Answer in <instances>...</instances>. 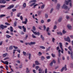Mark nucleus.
<instances>
[{
	"label": "nucleus",
	"instance_id": "62",
	"mask_svg": "<svg viewBox=\"0 0 73 73\" xmlns=\"http://www.w3.org/2000/svg\"><path fill=\"white\" fill-rule=\"evenodd\" d=\"M37 5H38V4H36L34 5L33 7L34 8H35V7H36V6H37Z\"/></svg>",
	"mask_w": 73,
	"mask_h": 73
},
{
	"label": "nucleus",
	"instance_id": "57",
	"mask_svg": "<svg viewBox=\"0 0 73 73\" xmlns=\"http://www.w3.org/2000/svg\"><path fill=\"white\" fill-rule=\"evenodd\" d=\"M46 58L47 59H50V56H48L46 57Z\"/></svg>",
	"mask_w": 73,
	"mask_h": 73
},
{
	"label": "nucleus",
	"instance_id": "3",
	"mask_svg": "<svg viewBox=\"0 0 73 73\" xmlns=\"http://www.w3.org/2000/svg\"><path fill=\"white\" fill-rule=\"evenodd\" d=\"M7 28V26L4 25H1L0 26V29H4V28Z\"/></svg>",
	"mask_w": 73,
	"mask_h": 73
},
{
	"label": "nucleus",
	"instance_id": "35",
	"mask_svg": "<svg viewBox=\"0 0 73 73\" xmlns=\"http://www.w3.org/2000/svg\"><path fill=\"white\" fill-rule=\"evenodd\" d=\"M33 29L34 31H36V27L35 26H33Z\"/></svg>",
	"mask_w": 73,
	"mask_h": 73
},
{
	"label": "nucleus",
	"instance_id": "60",
	"mask_svg": "<svg viewBox=\"0 0 73 73\" xmlns=\"http://www.w3.org/2000/svg\"><path fill=\"white\" fill-rule=\"evenodd\" d=\"M44 72L45 73H47V72H48V71L47 70V69L46 68L45 69V70L44 71Z\"/></svg>",
	"mask_w": 73,
	"mask_h": 73
},
{
	"label": "nucleus",
	"instance_id": "1",
	"mask_svg": "<svg viewBox=\"0 0 73 73\" xmlns=\"http://www.w3.org/2000/svg\"><path fill=\"white\" fill-rule=\"evenodd\" d=\"M22 27L23 30V32H26L27 29H26V28L24 27V26H23L22 27L20 26H18V28H19V29H22Z\"/></svg>",
	"mask_w": 73,
	"mask_h": 73
},
{
	"label": "nucleus",
	"instance_id": "14",
	"mask_svg": "<svg viewBox=\"0 0 73 73\" xmlns=\"http://www.w3.org/2000/svg\"><path fill=\"white\" fill-rule=\"evenodd\" d=\"M36 44V42H31L29 44H30V45H34V44Z\"/></svg>",
	"mask_w": 73,
	"mask_h": 73
},
{
	"label": "nucleus",
	"instance_id": "33",
	"mask_svg": "<svg viewBox=\"0 0 73 73\" xmlns=\"http://www.w3.org/2000/svg\"><path fill=\"white\" fill-rule=\"evenodd\" d=\"M5 25H11V24H10L7 23V22H6L5 23Z\"/></svg>",
	"mask_w": 73,
	"mask_h": 73
},
{
	"label": "nucleus",
	"instance_id": "22",
	"mask_svg": "<svg viewBox=\"0 0 73 73\" xmlns=\"http://www.w3.org/2000/svg\"><path fill=\"white\" fill-rule=\"evenodd\" d=\"M7 53H6L5 54H3V57H5L7 56Z\"/></svg>",
	"mask_w": 73,
	"mask_h": 73
},
{
	"label": "nucleus",
	"instance_id": "28",
	"mask_svg": "<svg viewBox=\"0 0 73 73\" xmlns=\"http://www.w3.org/2000/svg\"><path fill=\"white\" fill-rule=\"evenodd\" d=\"M71 57L72 59H73V52H72L71 53Z\"/></svg>",
	"mask_w": 73,
	"mask_h": 73
},
{
	"label": "nucleus",
	"instance_id": "44",
	"mask_svg": "<svg viewBox=\"0 0 73 73\" xmlns=\"http://www.w3.org/2000/svg\"><path fill=\"white\" fill-rule=\"evenodd\" d=\"M23 54L24 56H26V54H27V53L24 51L23 52Z\"/></svg>",
	"mask_w": 73,
	"mask_h": 73
},
{
	"label": "nucleus",
	"instance_id": "45",
	"mask_svg": "<svg viewBox=\"0 0 73 73\" xmlns=\"http://www.w3.org/2000/svg\"><path fill=\"white\" fill-rule=\"evenodd\" d=\"M41 12L40 11H38V15H40V14H41Z\"/></svg>",
	"mask_w": 73,
	"mask_h": 73
},
{
	"label": "nucleus",
	"instance_id": "15",
	"mask_svg": "<svg viewBox=\"0 0 73 73\" xmlns=\"http://www.w3.org/2000/svg\"><path fill=\"white\" fill-rule=\"evenodd\" d=\"M6 36L7 38H11V36L8 35H6Z\"/></svg>",
	"mask_w": 73,
	"mask_h": 73
},
{
	"label": "nucleus",
	"instance_id": "6",
	"mask_svg": "<svg viewBox=\"0 0 73 73\" xmlns=\"http://www.w3.org/2000/svg\"><path fill=\"white\" fill-rule=\"evenodd\" d=\"M62 8H64V9H68V6H66L65 4H64L62 7Z\"/></svg>",
	"mask_w": 73,
	"mask_h": 73
},
{
	"label": "nucleus",
	"instance_id": "54",
	"mask_svg": "<svg viewBox=\"0 0 73 73\" xmlns=\"http://www.w3.org/2000/svg\"><path fill=\"white\" fill-rule=\"evenodd\" d=\"M56 28H57V26L55 25L54 27V28H53L54 29V30L56 29Z\"/></svg>",
	"mask_w": 73,
	"mask_h": 73
},
{
	"label": "nucleus",
	"instance_id": "42",
	"mask_svg": "<svg viewBox=\"0 0 73 73\" xmlns=\"http://www.w3.org/2000/svg\"><path fill=\"white\" fill-rule=\"evenodd\" d=\"M28 37V35L27 34L25 35V39H27V38Z\"/></svg>",
	"mask_w": 73,
	"mask_h": 73
},
{
	"label": "nucleus",
	"instance_id": "31",
	"mask_svg": "<svg viewBox=\"0 0 73 73\" xmlns=\"http://www.w3.org/2000/svg\"><path fill=\"white\" fill-rule=\"evenodd\" d=\"M17 25V22L16 21H15L14 23V27L16 26Z\"/></svg>",
	"mask_w": 73,
	"mask_h": 73
},
{
	"label": "nucleus",
	"instance_id": "41",
	"mask_svg": "<svg viewBox=\"0 0 73 73\" xmlns=\"http://www.w3.org/2000/svg\"><path fill=\"white\" fill-rule=\"evenodd\" d=\"M35 4H36V3L35 2H34V3H32V4L30 5V7H32V6L34 5H35Z\"/></svg>",
	"mask_w": 73,
	"mask_h": 73
},
{
	"label": "nucleus",
	"instance_id": "64",
	"mask_svg": "<svg viewBox=\"0 0 73 73\" xmlns=\"http://www.w3.org/2000/svg\"><path fill=\"white\" fill-rule=\"evenodd\" d=\"M48 15L47 14H45V17H46V18H48Z\"/></svg>",
	"mask_w": 73,
	"mask_h": 73
},
{
	"label": "nucleus",
	"instance_id": "2",
	"mask_svg": "<svg viewBox=\"0 0 73 73\" xmlns=\"http://www.w3.org/2000/svg\"><path fill=\"white\" fill-rule=\"evenodd\" d=\"M59 44L60 45V47L62 50L61 52L62 54H63V53H64V50L63 49V48H62V44L61 42H60L59 43Z\"/></svg>",
	"mask_w": 73,
	"mask_h": 73
},
{
	"label": "nucleus",
	"instance_id": "38",
	"mask_svg": "<svg viewBox=\"0 0 73 73\" xmlns=\"http://www.w3.org/2000/svg\"><path fill=\"white\" fill-rule=\"evenodd\" d=\"M53 62H51V63L49 64L51 66H52V65H53Z\"/></svg>",
	"mask_w": 73,
	"mask_h": 73
},
{
	"label": "nucleus",
	"instance_id": "32",
	"mask_svg": "<svg viewBox=\"0 0 73 73\" xmlns=\"http://www.w3.org/2000/svg\"><path fill=\"white\" fill-rule=\"evenodd\" d=\"M26 3H23V8H25L26 7Z\"/></svg>",
	"mask_w": 73,
	"mask_h": 73
},
{
	"label": "nucleus",
	"instance_id": "59",
	"mask_svg": "<svg viewBox=\"0 0 73 73\" xmlns=\"http://www.w3.org/2000/svg\"><path fill=\"white\" fill-rule=\"evenodd\" d=\"M41 23L43 24V23H44V20H43V19L41 21Z\"/></svg>",
	"mask_w": 73,
	"mask_h": 73
},
{
	"label": "nucleus",
	"instance_id": "40",
	"mask_svg": "<svg viewBox=\"0 0 73 73\" xmlns=\"http://www.w3.org/2000/svg\"><path fill=\"white\" fill-rule=\"evenodd\" d=\"M35 67L36 68V70H38V69L40 68V67L38 66H36Z\"/></svg>",
	"mask_w": 73,
	"mask_h": 73
},
{
	"label": "nucleus",
	"instance_id": "61",
	"mask_svg": "<svg viewBox=\"0 0 73 73\" xmlns=\"http://www.w3.org/2000/svg\"><path fill=\"white\" fill-rule=\"evenodd\" d=\"M56 49L57 50H58L60 49V47H59V46H58L56 47Z\"/></svg>",
	"mask_w": 73,
	"mask_h": 73
},
{
	"label": "nucleus",
	"instance_id": "8",
	"mask_svg": "<svg viewBox=\"0 0 73 73\" xmlns=\"http://www.w3.org/2000/svg\"><path fill=\"white\" fill-rule=\"evenodd\" d=\"M14 7V5H10L9 7H8L7 8V9H11V8H12Z\"/></svg>",
	"mask_w": 73,
	"mask_h": 73
},
{
	"label": "nucleus",
	"instance_id": "30",
	"mask_svg": "<svg viewBox=\"0 0 73 73\" xmlns=\"http://www.w3.org/2000/svg\"><path fill=\"white\" fill-rule=\"evenodd\" d=\"M64 70L65 71L67 70V68H66V65H65L64 66Z\"/></svg>",
	"mask_w": 73,
	"mask_h": 73
},
{
	"label": "nucleus",
	"instance_id": "58",
	"mask_svg": "<svg viewBox=\"0 0 73 73\" xmlns=\"http://www.w3.org/2000/svg\"><path fill=\"white\" fill-rule=\"evenodd\" d=\"M52 62H53L54 64H56V60H52Z\"/></svg>",
	"mask_w": 73,
	"mask_h": 73
},
{
	"label": "nucleus",
	"instance_id": "53",
	"mask_svg": "<svg viewBox=\"0 0 73 73\" xmlns=\"http://www.w3.org/2000/svg\"><path fill=\"white\" fill-rule=\"evenodd\" d=\"M64 70V67H63L62 68V69L61 70V72H63Z\"/></svg>",
	"mask_w": 73,
	"mask_h": 73
},
{
	"label": "nucleus",
	"instance_id": "24",
	"mask_svg": "<svg viewBox=\"0 0 73 73\" xmlns=\"http://www.w3.org/2000/svg\"><path fill=\"white\" fill-rule=\"evenodd\" d=\"M13 49V46H9V50H12Z\"/></svg>",
	"mask_w": 73,
	"mask_h": 73
},
{
	"label": "nucleus",
	"instance_id": "11",
	"mask_svg": "<svg viewBox=\"0 0 73 73\" xmlns=\"http://www.w3.org/2000/svg\"><path fill=\"white\" fill-rule=\"evenodd\" d=\"M38 70L39 72V73H42V71L43 70V69H42V68L41 69V68H40L38 69Z\"/></svg>",
	"mask_w": 73,
	"mask_h": 73
},
{
	"label": "nucleus",
	"instance_id": "23",
	"mask_svg": "<svg viewBox=\"0 0 73 73\" xmlns=\"http://www.w3.org/2000/svg\"><path fill=\"white\" fill-rule=\"evenodd\" d=\"M68 49H69L70 51H72V49L71 46H69V47H68Z\"/></svg>",
	"mask_w": 73,
	"mask_h": 73
},
{
	"label": "nucleus",
	"instance_id": "20",
	"mask_svg": "<svg viewBox=\"0 0 73 73\" xmlns=\"http://www.w3.org/2000/svg\"><path fill=\"white\" fill-rule=\"evenodd\" d=\"M40 48H41V49H45V47L43 46H39Z\"/></svg>",
	"mask_w": 73,
	"mask_h": 73
},
{
	"label": "nucleus",
	"instance_id": "39",
	"mask_svg": "<svg viewBox=\"0 0 73 73\" xmlns=\"http://www.w3.org/2000/svg\"><path fill=\"white\" fill-rule=\"evenodd\" d=\"M21 13H18L17 15V17H20V15H21Z\"/></svg>",
	"mask_w": 73,
	"mask_h": 73
},
{
	"label": "nucleus",
	"instance_id": "18",
	"mask_svg": "<svg viewBox=\"0 0 73 73\" xmlns=\"http://www.w3.org/2000/svg\"><path fill=\"white\" fill-rule=\"evenodd\" d=\"M35 63L36 65H39V63H38V62L37 60H36L35 62Z\"/></svg>",
	"mask_w": 73,
	"mask_h": 73
},
{
	"label": "nucleus",
	"instance_id": "49",
	"mask_svg": "<svg viewBox=\"0 0 73 73\" xmlns=\"http://www.w3.org/2000/svg\"><path fill=\"white\" fill-rule=\"evenodd\" d=\"M12 11L13 12H15V11H16V9H12Z\"/></svg>",
	"mask_w": 73,
	"mask_h": 73
},
{
	"label": "nucleus",
	"instance_id": "17",
	"mask_svg": "<svg viewBox=\"0 0 73 73\" xmlns=\"http://www.w3.org/2000/svg\"><path fill=\"white\" fill-rule=\"evenodd\" d=\"M62 17H60L58 20V21L59 22H61V21H62Z\"/></svg>",
	"mask_w": 73,
	"mask_h": 73
},
{
	"label": "nucleus",
	"instance_id": "12",
	"mask_svg": "<svg viewBox=\"0 0 73 73\" xmlns=\"http://www.w3.org/2000/svg\"><path fill=\"white\" fill-rule=\"evenodd\" d=\"M67 27L70 30L72 29V27L71 26V25H70L68 24L67 25Z\"/></svg>",
	"mask_w": 73,
	"mask_h": 73
},
{
	"label": "nucleus",
	"instance_id": "19",
	"mask_svg": "<svg viewBox=\"0 0 73 73\" xmlns=\"http://www.w3.org/2000/svg\"><path fill=\"white\" fill-rule=\"evenodd\" d=\"M5 15L4 14H2L0 15V18H2L3 17H5Z\"/></svg>",
	"mask_w": 73,
	"mask_h": 73
},
{
	"label": "nucleus",
	"instance_id": "21",
	"mask_svg": "<svg viewBox=\"0 0 73 73\" xmlns=\"http://www.w3.org/2000/svg\"><path fill=\"white\" fill-rule=\"evenodd\" d=\"M30 71L29 70V69L28 68H27V70L26 71V72L27 73H30Z\"/></svg>",
	"mask_w": 73,
	"mask_h": 73
},
{
	"label": "nucleus",
	"instance_id": "63",
	"mask_svg": "<svg viewBox=\"0 0 73 73\" xmlns=\"http://www.w3.org/2000/svg\"><path fill=\"white\" fill-rule=\"evenodd\" d=\"M38 54L39 56H41V55L42 54V53H41V52H39Z\"/></svg>",
	"mask_w": 73,
	"mask_h": 73
},
{
	"label": "nucleus",
	"instance_id": "43",
	"mask_svg": "<svg viewBox=\"0 0 73 73\" xmlns=\"http://www.w3.org/2000/svg\"><path fill=\"white\" fill-rule=\"evenodd\" d=\"M5 68L7 70H8V66L6 65L5 66Z\"/></svg>",
	"mask_w": 73,
	"mask_h": 73
},
{
	"label": "nucleus",
	"instance_id": "29",
	"mask_svg": "<svg viewBox=\"0 0 73 73\" xmlns=\"http://www.w3.org/2000/svg\"><path fill=\"white\" fill-rule=\"evenodd\" d=\"M10 31H11V32H13V27H12L11 26L10 27Z\"/></svg>",
	"mask_w": 73,
	"mask_h": 73
},
{
	"label": "nucleus",
	"instance_id": "7",
	"mask_svg": "<svg viewBox=\"0 0 73 73\" xmlns=\"http://www.w3.org/2000/svg\"><path fill=\"white\" fill-rule=\"evenodd\" d=\"M1 61L2 62L3 64H6V65H8V64H9V62H7V61L4 62L2 60H1Z\"/></svg>",
	"mask_w": 73,
	"mask_h": 73
},
{
	"label": "nucleus",
	"instance_id": "52",
	"mask_svg": "<svg viewBox=\"0 0 73 73\" xmlns=\"http://www.w3.org/2000/svg\"><path fill=\"white\" fill-rule=\"evenodd\" d=\"M15 51H16V50H15V49H14V50H13V54H14V55H15Z\"/></svg>",
	"mask_w": 73,
	"mask_h": 73
},
{
	"label": "nucleus",
	"instance_id": "47",
	"mask_svg": "<svg viewBox=\"0 0 73 73\" xmlns=\"http://www.w3.org/2000/svg\"><path fill=\"white\" fill-rule=\"evenodd\" d=\"M2 0V3H3V4H5V3H6V1H5L4 0Z\"/></svg>",
	"mask_w": 73,
	"mask_h": 73
},
{
	"label": "nucleus",
	"instance_id": "34",
	"mask_svg": "<svg viewBox=\"0 0 73 73\" xmlns=\"http://www.w3.org/2000/svg\"><path fill=\"white\" fill-rule=\"evenodd\" d=\"M44 59H45V58L43 56H42L41 58V60L43 61V60H44Z\"/></svg>",
	"mask_w": 73,
	"mask_h": 73
},
{
	"label": "nucleus",
	"instance_id": "50",
	"mask_svg": "<svg viewBox=\"0 0 73 73\" xmlns=\"http://www.w3.org/2000/svg\"><path fill=\"white\" fill-rule=\"evenodd\" d=\"M49 27H48L47 28V29H46V32H49Z\"/></svg>",
	"mask_w": 73,
	"mask_h": 73
},
{
	"label": "nucleus",
	"instance_id": "10",
	"mask_svg": "<svg viewBox=\"0 0 73 73\" xmlns=\"http://www.w3.org/2000/svg\"><path fill=\"white\" fill-rule=\"evenodd\" d=\"M27 56H28L29 55V60H31V53L29 54V53L28 52L27 54Z\"/></svg>",
	"mask_w": 73,
	"mask_h": 73
},
{
	"label": "nucleus",
	"instance_id": "26",
	"mask_svg": "<svg viewBox=\"0 0 73 73\" xmlns=\"http://www.w3.org/2000/svg\"><path fill=\"white\" fill-rule=\"evenodd\" d=\"M57 33L58 35H62V33H61L60 32H57Z\"/></svg>",
	"mask_w": 73,
	"mask_h": 73
},
{
	"label": "nucleus",
	"instance_id": "36",
	"mask_svg": "<svg viewBox=\"0 0 73 73\" xmlns=\"http://www.w3.org/2000/svg\"><path fill=\"white\" fill-rule=\"evenodd\" d=\"M0 8H4V7H5V5H0Z\"/></svg>",
	"mask_w": 73,
	"mask_h": 73
},
{
	"label": "nucleus",
	"instance_id": "55",
	"mask_svg": "<svg viewBox=\"0 0 73 73\" xmlns=\"http://www.w3.org/2000/svg\"><path fill=\"white\" fill-rule=\"evenodd\" d=\"M20 19L21 20H22V21H23V17L22 16H20Z\"/></svg>",
	"mask_w": 73,
	"mask_h": 73
},
{
	"label": "nucleus",
	"instance_id": "9",
	"mask_svg": "<svg viewBox=\"0 0 73 73\" xmlns=\"http://www.w3.org/2000/svg\"><path fill=\"white\" fill-rule=\"evenodd\" d=\"M27 22H28V19L26 18L25 19V21L24 22V21H23L22 23L23 24H27Z\"/></svg>",
	"mask_w": 73,
	"mask_h": 73
},
{
	"label": "nucleus",
	"instance_id": "48",
	"mask_svg": "<svg viewBox=\"0 0 73 73\" xmlns=\"http://www.w3.org/2000/svg\"><path fill=\"white\" fill-rule=\"evenodd\" d=\"M13 47L14 48V49H18V47H17L15 46H13Z\"/></svg>",
	"mask_w": 73,
	"mask_h": 73
},
{
	"label": "nucleus",
	"instance_id": "25",
	"mask_svg": "<svg viewBox=\"0 0 73 73\" xmlns=\"http://www.w3.org/2000/svg\"><path fill=\"white\" fill-rule=\"evenodd\" d=\"M44 7H45V5L44 4H43L41 6V8L42 9L44 8Z\"/></svg>",
	"mask_w": 73,
	"mask_h": 73
},
{
	"label": "nucleus",
	"instance_id": "56",
	"mask_svg": "<svg viewBox=\"0 0 73 73\" xmlns=\"http://www.w3.org/2000/svg\"><path fill=\"white\" fill-rule=\"evenodd\" d=\"M32 36L33 38H36V36H35V35H34L33 34L32 35Z\"/></svg>",
	"mask_w": 73,
	"mask_h": 73
},
{
	"label": "nucleus",
	"instance_id": "37",
	"mask_svg": "<svg viewBox=\"0 0 73 73\" xmlns=\"http://www.w3.org/2000/svg\"><path fill=\"white\" fill-rule=\"evenodd\" d=\"M51 56H52V57H56V55L55 54H53L52 53L51 54Z\"/></svg>",
	"mask_w": 73,
	"mask_h": 73
},
{
	"label": "nucleus",
	"instance_id": "4",
	"mask_svg": "<svg viewBox=\"0 0 73 73\" xmlns=\"http://www.w3.org/2000/svg\"><path fill=\"white\" fill-rule=\"evenodd\" d=\"M64 40H65V41H67V42H70V38L69 36H67V38H64Z\"/></svg>",
	"mask_w": 73,
	"mask_h": 73
},
{
	"label": "nucleus",
	"instance_id": "16",
	"mask_svg": "<svg viewBox=\"0 0 73 73\" xmlns=\"http://www.w3.org/2000/svg\"><path fill=\"white\" fill-rule=\"evenodd\" d=\"M40 34V33L39 32L36 33V32H35V34H34V35H37V36H39Z\"/></svg>",
	"mask_w": 73,
	"mask_h": 73
},
{
	"label": "nucleus",
	"instance_id": "46",
	"mask_svg": "<svg viewBox=\"0 0 73 73\" xmlns=\"http://www.w3.org/2000/svg\"><path fill=\"white\" fill-rule=\"evenodd\" d=\"M62 32L63 34H65V33H66V31H65L64 30H63Z\"/></svg>",
	"mask_w": 73,
	"mask_h": 73
},
{
	"label": "nucleus",
	"instance_id": "27",
	"mask_svg": "<svg viewBox=\"0 0 73 73\" xmlns=\"http://www.w3.org/2000/svg\"><path fill=\"white\" fill-rule=\"evenodd\" d=\"M40 38H42V40H44V37H43V36H42V35H41Z\"/></svg>",
	"mask_w": 73,
	"mask_h": 73
},
{
	"label": "nucleus",
	"instance_id": "13",
	"mask_svg": "<svg viewBox=\"0 0 73 73\" xmlns=\"http://www.w3.org/2000/svg\"><path fill=\"white\" fill-rule=\"evenodd\" d=\"M60 7V5L59 4H58L56 7V9H59Z\"/></svg>",
	"mask_w": 73,
	"mask_h": 73
},
{
	"label": "nucleus",
	"instance_id": "5",
	"mask_svg": "<svg viewBox=\"0 0 73 73\" xmlns=\"http://www.w3.org/2000/svg\"><path fill=\"white\" fill-rule=\"evenodd\" d=\"M70 2H71V0H68L67 1L66 0L64 3H65L66 5H68L69 4V3Z\"/></svg>",
	"mask_w": 73,
	"mask_h": 73
},
{
	"label": "nucleus",
	"instance_id": "51",
	"mask_svg": "<svg viewBox=\"0 0 73 73\" xmlns=\"http://www.w3.org/2000/svg\"><path fill=\"white\" fill-rule=\"evenodd\" d=\"M37 1L36 0H31V2L32 3H33V2H36Z\"/></svg>",
	"mask_w": 73,
	"mask_h": 73
}]
</instances>
